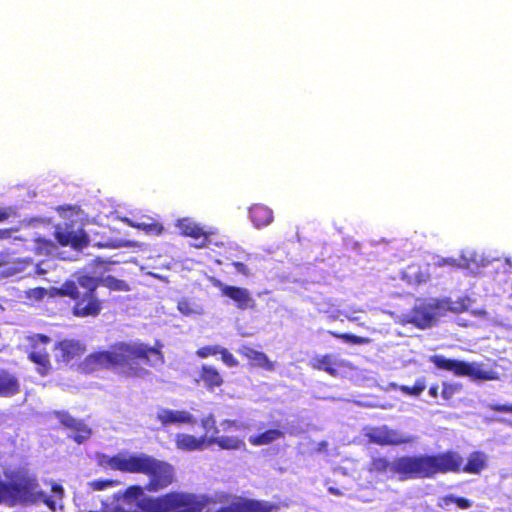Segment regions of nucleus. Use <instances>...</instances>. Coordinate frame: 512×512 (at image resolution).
Segmentation results:
<instances>
[{
	"label": "nucleus",
	"instance_id": "1",
	"mask_svg": "<svg viewBox=\"0 0 512 512\" xmlns=\"http://www.w3.org/2000/svg\"><path fill=\"white\" fill-rule=\"evenodd\" d=\"M164 356L160 348L144 343L116 342L108 350L96 351L87 355L80 364L82 372L89 374L103 369L125 368L130 377H145L149 370L143 365L153 367L162 364Z\"/></svg>",
	"mask_w": 512,
	"mask_h": 512
},
{
	"label": "nucleus",
	"instance_id": "2",
	"mask_svg": "<svg viewBox=\"0 0 512 512\" xmlns=\"http://www.w3.org/2000/svg\"><path fill=\"white\" fill-rule=\"evenodd\" d=\"M104 464L114 471L148 476L145 486L134 484L123 493L128 501L139 500L137 504L149 497L144 495L145 491L156 493L168 488L175 481L173 465L147 453H117L107 457Z\"/></svg>",
	"mask_w": 512,
	"mask_h": 512
},
{
	"label": "nucleus",
	"instance_id": "3",
	"mask_svg": "<svg viewBox=\"0 0 512 512\" xmlns=\"http://www.w3.org/2000/svg\"><path fill=\"white\" fill-rule=\"evenodd\" d=\"M428 479L438 474L468 473L480 474L488 466V457L483 451H473L469 454L467 462L455 450L428 454Z\"/></svg>",
	"mask_w": 512,
	"mask_h": 512
},
{
	"label": "nucleus",
	"instance_id": "4",
	"mask_svg": "<svg viewBox=\"0 0 512 512\" xmlns=\"http://www.w3.org/2000/svg\"><path fill=\"white\" fill-rule=\"evenodd\" d=\"M5 502L10 506L18 503L35 504L44 503L51 510H55V501L39 489L35 477L28 475H17L9 482L0 481V503Z\"/></svg>",
	"mask_w": 512,
	"mask_h": 512
},
{
	"label": "nucleus",
	"instance_id": "5",
	"mask_svg": "<svg viewBox=\"0 0 512 512\" xmlns=\"http://www.w3.org/2000/svg\"><path fill=\"white\" fill-rule=\"evenodd\" d=\"M428 454L404 455L389 461L385 457L373 458L368 467L370 473L397 475L399 480L428 479Z\"/></svg>",
	"mask_w": 512,
	"mask_h": 512
},
{
	"label": "nucleus",
	"instance_id": "6",
	"mask_svg": "<svg viewBox=\"0 0 512 512\" xmlns=\"http://www.w3.org/2000/svg\"><path fill=\"white\" fill-rule=\"evenodd\" d=\"M207 501L193 493L170 491L168 493L148 497L138 503L143 512H202Z\"/></svg>",
	"mask_w": 512,
	"mask_h": 512
},
{
	"label": "nucleus",
	"instance_id": "7",
	"mask_svg": "<svg viewBox=\"0 0 512 512\" xmlns=\"http://www.w3.org/2000/svg\"><path fill=\"white\" fill-rule=\"evenodd\" d=\"M98 277L82 274L76 277L75 292L71 300V312L78 318H96L101 314L104 301L98 296Z\"/></svg>",
	"mask_w": 512,
	"mask_h": 512
},
{
	"label": "nucleus",
	"instance_id": "8",
	"mask_svg": "<svg viewBox=\"0 0 512 512\" xmlns=\"http://www.w3.org/2000/svg\"><path fill=\"white\" fill-rule=\"evenodd\" d=\"M57 243L62 246H70L75 250H83L89 245V237L80 220L65 221L58 224L54 232Z\"/></svg>",
	"mask_w": 512,
	"mask_h": 512
},
{
	"label": "nucleus",
	"instance_id": "9",
	"mask_svg": "<svg viewBox=\"0 0 512 512\" xmlns=\"http://www.w3.org/2000/svg\"><path fill=\"white\" fill-rule=\"evenodd\" d=\"M51 342V338L45 334H34L29 337L31 351L28 353V359L38 366V372L46 376L51 371L50 356L46 346Z\"/></svg>",
	"mask_w": 512,
	"mask_h": 512
},
{
	"label": "nucleus",
	"instance_id": "10",
	"mask_svg": "<svg viewBox=\"0 0 512 512\" xmlns=\"http://www.w3.org/2000/svg\"><path fill=\"white\" fill-rule=\"evenodd\" d=\"M213 285L218 287L222 296L231 299L240 310H254L256 302L247 288L225 285L220 280H214Z\"/></svg>",
	"mask_w": 512,
	"mask_h": 512
},
{
	"label": "nucleus",
	"instance_id": "11",
	"mask_svg": "<svg viewBox=\"0 0 512 512\" xmlns=\"http://www.w3.org/2000/svg\"><path fill=\"white\" fill-rule=\"evenodd\" d=\"M54 350L57 352L55 355L57 362L69 364L84 355L86 346L80 340L63 339L55 344Z\"/></svg>",
	"mask_w": 512,
	"mask_h": 512
},
{
	"label": "nucleus",
	"instance_id": "12",
	"mask_svg": "<svg viewBox=\"0 0 512 512\" xmlns=\"http://www.w3.org/2000/svg\"><path fill=\"white\" fill-rule=\"evenodd\" d=\"M175 225L182 236L196 240L201 239L200 243L194 245L196 248H204L210 243L209 236L211 233L204 231V229L192 219H178Z\"/></svg>",
	"mask_w": 512,
	"mask_h": 512
},
{
	"label": "nucleus",
	"instance_id": "13",
	"mask_svg": "<svg viewBox=\"0 0 512 512\" xmlns=\"http://www.w3.org/2000/svg\"><path fill=\"white\" fill-rule=\"evenodd\" d=\"M196 381L202 383V385L211 392L224 384V378L220 371L215 366L209 364L200 366Z\"/></svg>",
	"mask_w": 512,
	"mask_h": 512
},
{
	"label": "nucleus",
	"instance_id": "14",
	"mask_svg": "<svg viewBox=\"0 0 512 512\" xmlns=\"http://www.w3.org/2000/svg\"><path fill=\"white\" fill-rule=\"evenodd\" d=\"M156 419L162 426L170 424H194L196 419L186 410H172L168 408L161 409L156 416Z\"/></svg>",
	"mask_w": 512,
	"mask_h": 512
},
{
	"label": "nucleus",
	"instance_id": "15",
	"mask_svg": "<svg viewBox=\"0 0 512 512\" xmlns=\"http://www.w3.org/2000/svg\"><path fill=\"white\" fill-rule=\"evenodd\" d=\"M238 352L249 361V364L252 367L261 368L266 371L275 370V363L272 362L262 351H258L250 346L244 345L238 350Z\"/></svg>",
	"mask_w": 512,
	"mask_h": 512
},
{
	"label": "nucleus",
	"instance_id": "16",
	"mask_svg": "<svg viewBox=\"0 0 512 512\" xmlns=\"http://www.w3.org/2000/svg\"><path fill=\"white\" fill-rule=\"evenodd\" d=\"M372 441L381 446H397L403 444H410L414 442V438L412 436L402 434L397 430L384 429L378 435L374 436L372 438Z\"/></svg>",
	"mask_w": 512,
	"mask_h": 512
},
{
	"label": "nucleus",
	"instance_id": "17",
	"mask_svg": "<svg viewBox=\"0 0 512 512\" xmlns=\"http://www.w3.org/2000/svg\"><path fill=\"white\" fill-rule=\"evenodd\" d=\"M33 264L29 258H12L10 253L0 251V268H6V276H12L23 272Z\"/></svg>",
	"mask_w": 512,
	"mask_h": 512
},
{
	"label": "nucleus",
	"instance_id": "18",
	"mask_svg": "<svg viewBox=\"0 0 512 512\" xmlns=\"http://www.w3.org/2000/svg\"><path fill=\"white\" fill-rule=\"evenodd\" d=\"M460 377H469L472 380H496L497 373L490 369H484L482 364L463 361Z\"/></svg>",
	"mask_w": 512,
	"mask_h": 512
},
{
	"label": "nucleus",
	"instance_id": "19",
	"mask_svg": "<svg viewBox=\"0 0 512 512\" xmlns=\"http://www.w3.org/2000/svg\"><path fill=\"white\" fill-rule=\"evenodd\" d=\"M310 366L319 371H325L331 376L337 375V367L342 366V362L335 354L327 353L324 355H315L311 361Z\"/></svg>",
	"mask_w": 512,
	"mask_h": 512
},
{
	"label": "nucleus",
	"instance_id": "20",
	"mask_svg": "<svg viewBox=\"0 0 512 512\" xmlns=\"http://www.w3.org/2000/svg\"><path fill=\"white\" fill-rule=\"evenodd\" d=\"M207 435L204 434L200 437L187 433H178L175 437L176 447L183 451L202 450L207 444Z\"/></svg>",
	"mask_w": 512,
	"mask_h": 512
},
{
	"label": "nucleus",
	"instance_id": "21",
	"mask_svg": "<svg viewBox=\"0 0 512 512\" xmlns=\"http://www.w3.org/2000/svg\"><path fill=\"white\" fill-rule=\"evenodd\" d=\"M434 320V314L425 306H415L406 322L413 324L419 329L429 328Z\"/></svg>",
	"mask_w": 512,
	"mask_h": 512
},
{
	"label": "nucleus",
	"instance_id": "22",
	"mask_svg": "<svg viewBox=\"0 0 512 512\" xmlns=\"http://www.w3.org/2000/svg\"><path fill=\"white\" fill-rule=\"evenodd\" d=\"M20 392L17 377L5 369H0V397H12Z\"/></svg>",
	"mask_w": 512,
	"mask_h": 512
},
{
	"label": "nucleus",
	"instance_id": "23",
	"mask_svg": "<svg viewBox=\"0 0 512 512\" xmlns=\"http://www.w3.org/2000/svg\"><path fill=\"white\" fill-rule=\"evenodd\" d=\"M250 219L257 227L269 225L273 220V212L270 208L262 204H254L249 209Z\"/></svg>",
	"mask_w": 512,
	"mask_h": 512
},
{
	"label": "nucleus",
	"instance_id": "24",
	"mask_svg": "<svg viewBox=\"0 0 512 512\" xmlns=\"http://www.w3.org/2000/svg\"><path fill=\"white\" fill-rule=\"evenodd\" d=\"M235 512H271L274 506L265 501L243 499L233 505Z\"/></svg>",
	"mask_w": 512,
	"mask_h": 512
},
{
	"label": "nucleus",
	"instance_id": "25",
	"mask_svg": "<svg viewBox=\"0 0 512 512\" xmlns=\"http://www.w3.org/2000/svg\"><path fill=\"white\" fill-rule=\"evenodd\" d=\"M430 361L441 370L452 372L454 375L459 376L463 365L462 360L449 359L443 355H432Z\"/></svg>",
	"mask_w": 512,
	"mask_h": 512
},
{
	"label": "nucleus",
	"instance_id": "26",
	"mask_svg": "<svg viewBox=\"0 0 512 512\" xmlns=\"http://www.w3.org/2000/svg\"><path fill=\"white\" fill-rule=\"evenodd\" d=\"M451 504H454L463 510L469 509L473 506V502L470 499L462 496H456L454 494L440 496L436 505L440 509H447Z\"/></svg>",
	"mask_w": 512,
	"mask_h": 512
},
{
	"label": "nucleus",
	"instance_id": "27",
	"mask_svg": "<svg viewBox=\"0 0 512 512\" xmlns=\"http://www.w3.org/2000/svg\"><path fill=\"white\" fill-rule=\"evenodd\" d=\"M208 445H217L221 449L236 450L244 445L243 441L238 437L230 436H211L207 438Z\"/></svg>",
	"mask_w": 512,
	"mask_h": 512
},
{
	"label": "nucleus",
	"instance_id": "28",
	"mask_svg": "<svg viewBox=\"0 0 512 512\" xmlns=\"http://www.w3.org/2000/svg\"><path fill=\"white\" fill-rule=\"evenodd\" d=\"M282 437H284V433L281 430L268 429L258 435L250 437L249 442L256 446L267 445Z\"/></svg>",
	"mask_w": 512,
	"mask_h": 512
},
{
	"label": "nucleus",
	"instance_id": "29",
	"mask_svg": "<svg viewBox=\"0 0 512 512\" xmlns=\"http://www.w3.org/2000/svg\"><path fill=\"white\" fill-rule=\"evenodd\" d=\"M76 279L66 280L59 287H51L48 289V296L51 298L68 297L72 298L75 292Z\"/></svg>",
	"mask_w": 512,
	"mask_h": 512
},
{
	"label": "nucleus",
	"instance_id": "30",
	"mask_svg": "<svg viewBox=\"0 0 512 512\" xmlns=\"http://www.w3.org/2000/svg\"><path fill=\"white\" fill-rule=\"evenodd\" d=\"M74 432L71 438L78 444L83 443L91 436V429L81 420H76L69 428Z\"/></svg>",
	"mask_w": 512,
	"mask_h": 512
},
{
	"label": "nucleus",
	"instance_id": "31",
	"mask_svg": "<svg viewBox=\"0 0 512 512\" xmlns=\"http://www.w3.org/2000/svg\"><path fill=\"white\" fill-rule=\"evenodd\" d=\"M99 281H100V286L101 285L105 286L112 291L127 292L130 290V286L126 281H124L122 279H118L112 275H108L104 278H99Z\"/></svg>",
	"mask_w": 512,
	"mask_h": 512
},
{
	"label": "nucleus",
	"instance_id": "32",
	"mask_svg": "<svg viewBox=\"0 0 512 512\" xmlns=\"http://www.w3.org/2000/svg\"><path fill=\"white\" fill-rule=\"evenodd\" d=\"M328 333L334 338L341 339L344 342L353 345H364L371 342V339L368 337L358 336L352 333H340L336 331H329Z\"/></svg>",
	"mask_w": 512,
	"mask_h": 512
},
{
	"label": "nucleus",
	"instance_id": "33",
	"mask_svg": "<svg viewBox=\"0 0 512 512\" xmlns=\"http://www.w3.org/2000/svg\"><path fill=\"white\" fill-rule=\"evenodd\" d=\"M426 389L425 378H418L412 386L401 385L399 390L408 396H419Z\"/></svg>",
	"mask_w": 512,
	"mask_h": 512
},
{
	"label": "nucleus",
	"instance_id": "34",
	"mask_svg": "<svg viewBox=\"0 0 512 512\" xmlns=\"http://www.w3.org/2000/svg\"><path fill=\"white\" fill-rule=\"evenodd\" d=\"M121 482L119 480L113 479H97L93 480L89 483V486L95 491H102L107 487H114L120 485Z\"/></svg>",
	"mask_w": 512,
	"mask_h": 512
},
{
	"label": "nucleus",
	"instance_id": "35",
	"mask_svg": "<svg viewBox=\"0 0 512 512\" xmlns=\"http://www.w3.org/2000/svg\"><path fill=\"white\" fill-rule=\"evenodd\" d=\"M220 349H221V346H219V345H206V346L200 347L196 351V355L200 358H208L210 356L219 354Z\"/></svg>",
	"mask_w": 512,
	"mask_h": 512
},
{
	"label": "nucleus",
	"instance_id": "36",
	"mask_svg": "<svg viewBox=\"0 0 512 512\" xmlns=\"http://www.w3.org/2000/svg\"><path fill=\"white\" fill-rule=\"evenodd\" d=\"M219 355L221 356L222 362L228 367H237L239 365L238 360L234 355L226 348L221 347Z\"/></svg>",
	"mask_w": 512,
	"mask_h": 512
},
{
	"label": "nucleus",
	"instance_id": "37",
	"mask_svg": "<svg viewBox=\"0 0 512 512\" xmlns=\"http://www.w3.org/2000/svg\"><path fill=\"white\" fill-rule=\"evenodd\" d=\"M55 417L65 428L69 429L70 426L77 420L67 411H55Z\"/></svg>",
	"mask_w": 512,
	"mask_h": 512
},
{
	"label": "nucleus",
	"instance_id": "38",
	"mask_svg": "<svg viewBox=\"0 0 512 512\" xmlns=\"http://www.w3.org/2000/svg\"><path fill=\"white\" fill-rule=\"evenodd\" d=\"M138 228L142 229L143 231L147 233H152L155 235L162 234L164 228L160 223L153 222V223H139L137 225Z\"/></svg>",
	"mask_w": 512,
	"mask_h": 512
},
{
	"label": "nucleus",
	"instance_id": "39",
	"mask_svg": "<svg viewBox=\"0 0 512 512\" xmlns=\"http://www.w3.org/2000/svg\"><path fill=\"white\" fill-rule=\"evenodd\" d=\"M201 426L206 430V432L212 431V436H216V434L218 433V429L216 427V420L214 415L212 414H209L201 419Z\"/></svg>",
	"mask_w": 512,
	"mask_h": 512
},
{
	"label": "nucleus",
	"instance_id": "40",
	"mask_svg": "<svg viewBox=\"0 0 512 512\" xmlns=\"http://www.w3.org/2000/svg\"><path fill=\"white\" fill-rule=\"evenodd\" d=\"M48 296V289L44 287H35L27 292V297L35 301H41Z\"/></svg>",
	"mask_w": 512,
	"mask_h": 512
},
{
	"label": "nucleus",
	"instance_id": "41",
	"mask_svg": "<svg viewBox=\"0 0 512 512\" xmlns=\"http://www.w3.org/2000/svg\"><path fill=\"white\" fill-rule=\"evenodd\" d=\"M459 388L460 387L456 384H450V383L444 382L442 385V397L445 400L452 399L453 396L455 395V393L459 390Z\"/></svg>",
	"mask_w": 512,
	"mask_h": 512
},
{
	"label": "nucleus",
	"instance_id": "42",
	"mask_svg": "<svg viewBox=\"0 0 512 512\" xmlns=\"http://www.w3.org/2000/svg\"><path fill=\"white\" fill-rule=\"evenodd\" d=\"M16 215V210L11 207H0V223L7 221L10 217Z\"/></svg>",
	"mask_w": 512,
	"mask_h": 512
},
{
	"label": "nucleus",
	"instance_id": "43",
	"mask_svg": "<svg viewBox=\"0 0 512 512\" xmlns=\"http://www.w3.org/2000/svg\"><path fill=\"white\" fill-rule=\"evenodd\" d=\"M231 265L235 268V270L237 271V273L243 275V276H250L251 275V271L250 269L248 268V266L246 264H244L243 262H240V261H233L231 262Z\"/></svg>",
	"mask_w": 512,
	"mask_h": 512
},
{
	"label": "nucleus",
	"instance_id": "44",
	"mask_svg": "<svg viewBox=\"0 0 512 512\" xmlns=\"http://www.w3.org/2000/svg\"><path fill=\"white\" fill-rule=\"evenodd\" d=\"M51 490L54 493L52 497V500L56 502V500H62L64 495V489L63 487L58 483H53L51 486Z\"/></svg>",
	"mask_w": 512,
	"mask_h": 512
},
{
	"label": "nucleus",
	"instance_id": "45",
	"mask_svg": "<svg viewBox=\"0 0 512 512\" xmlns=\"http://www.w3.org/2000/svg\"><path fill=\"white\" fill-rule=\"evenodd\" d=\"M19 229L17 227H10L5 229H0V240H8L12 237V234L17 232Z\"/></svg>",
	"mask_w": 512,
	"mask_h": 512
},
{
	"label": "nucleus",
	"instance_id": "46",
	"mask_svg": "<svg viewBox=\"0 0 512 512\" xmlns=\"http://www.w3.org/2000/svg\"><path fill=\"white\" fill-rule=\"evenodd\" d=\"M493 410L496 412H502V413H512V405L508 404H499L493 406Z\"/></svg>",
	"mask_w": 512,
	"mask_h": 512
},
{
	"label": "nucleus",
	"instance_id": "47",
	"mask_svg": "<svg viewBox=\"0 0 512 512\" xmlns=\"http://www.w3.org/2000/svg\"><path fill=\"white\" fill-rule=\"evenodd\" d=\"M440 265H448L453 268H459L461 265L458 263V261L454 258H444L440 262Z\"/></svg>",
	"mask_w": 512,
	"mask_h": 512
},
{
	"label": "nucleus",
	"instance_id": "48",
	"mask_svg": "<svg viewBox=\"0 0 512 512\" xmlns=\"http://www.w3.org/2000/svg\"><path fill=\"white\" fill-rule=\"evenodd\" d=\"M237 425V422L235 420H224L221 422V426L223 430H228L232 427H235Z\"/></svg>",
	"mask_w": 512,
	"mask_h": 512
},
{
	"label": "nucleus",
	"instance_id": "49",
	"mask_svg": "<svg viewBox=\"0 0 512 512\" xmlns=\"http://www.w3.org/2000/svg\"><path fill=\"white\" fill-rule=\"evenodd\" d=\"M178 309L186 315L190 313L189 304L186 301L179 302Z\"/></svg>",
	"mask_w": 512,
	"mask_h": 512
},
{
	"label": "nucleus",
	"instance_id": "50",
	"mask_svg": "<svg viewBox=\"0 0 512 512\" xmlns=\"http://www.w3.org/2000/svg\"><path fill=\"white\" fill-rule=\"evenodd\" d=\"M66 210H71V211H73L75 214H79V213L81 212V209H80V207H78V206H67V207H65V206H60V207L58 208V211H66Z\"/></svg>",
	"mask_w": 512,
	"mask_h": 512
},
{
	"label": "nucleus",
	"instance_id": "51",
	"mask_svg": "<svg viewBox=\"0 0 512 512\" xmlns=\"http://www.w3.org/2000/svg\"><path fill=\"white\" fill-rule=\"evenodd\" d=\"M429 395L432 397V398H437L438 395H439V387L438 385H433L429 388Z\"/></svg>",
	"mask_w": 512,
	"mask_h": 512
},
{
	"label": "nucleus",
	"instance_id": "52",
	"mask_svg": "<svg viewBox=\"0 0 512 512\" xmlns=\"http://www.w3.org/2000/svg\"><path fill=\"white\" fill-rule=\"evenodd\" d=\"M217 512H231L230 507H221Z\"/></svg>",
	"mask_w": 512,
	"mask_h": 512
},
{
	"label": "nucleus",
	"instance_id": "53",
	"mask_svg": "<svg viewBox=\"0 0 512 512\" xmlns=\"http://www.w3.org/2000/svg\"><path fill=\"white\" fill-rule=\"evenodd\" d=\"M329 491H330L332 494H334V495H339V494H340L339 490H338V489H335V488H329Z\"/></svg>",
	"mask_w": 512,
	"mask_h": 512
}]
</instances>
